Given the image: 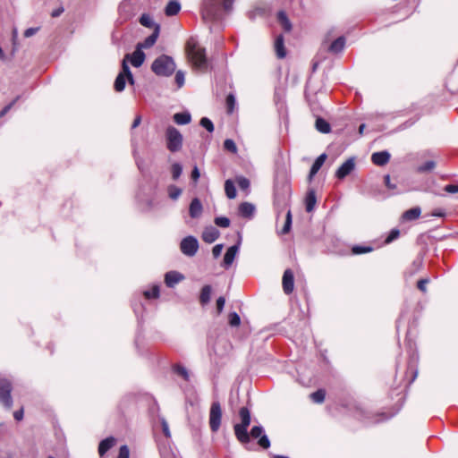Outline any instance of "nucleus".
I'll return each instance as SVG.
<instances>
[{
  "label": "nucleus",
  "instance_id": "0eeeda50",
  "mask_svg": "<svg viewBox=\"0 0 458 458\" xmlns=\"http://www.w3.org/2000/svg\"><path fill=\"white\" fill-rule=\"evenodd\" d=\"M187 50L188 55L195 66L201 69L207 66V57L204 48L196 47L195 45L191 46V44L188 42Z\"/></svg>",
  "mask_w": 458,
  "mask_h": 458
},
{
  "label": "nucleus",
  "instance_id": "a19ab883",
  "mask_svg": "<svg viewBox=\"0 0 458 458\" xmlns=\"http://www.w3.org/2000/svg\"><path fill=\"white\" fill-rule=\"evenodd\" d=\"M216 225L222 227V228H227L230 226V219L226 216H217L214 220Z\"/></svg>",
  "mask_w": 458,
  "mask_h": 458
},
{
  "label": "nucleus",
  "instance_id": "0e129e2a",
  "mask_svg": "<svg viewBox=\"0 0 458 458\" xmlns=\"http://www.w3.org/2000/svg\"><path fill=\"white\" fill-rule=\"evenodd\" d=\"M38 28H29L24 31V37L30 38V37L33 36L34 34H36L38 32Z\"/></svg>",
  "mask_w": 458,
  "mask_h": 458
},
{
  "label": "nucleus",
  "instance_id": "c85d7f7f",
  "mask_svg": "<svg viewBox=\"0 0 458 458\" xmlns=\"http://www.w3.org/2000/svg\"><path fill=\"white\" fill-rule=\"evenodd\" d=\"M191 116L188 112L176 113L174 114V121L180 125H185L191 123Z\"/></svg>",
  "mask_w": 458,
  "mask_h": 458
},
{
  "label": "nucleus",
  "instance_id": "4d7b16f0",
  "mask_svg": "<svg viewBox=\"0 0 458 458\" xmlns=\"http://www.w3.org/2000/svg\"><path fill=\"white\" fill-rule=\"evenodd\" d=\"M233 2L234 0H224L221 3L222 9L227 13L231 12L233 10Z\"/></svg>",
  "mask_w": 458,
  "mask_h": 458
},
{
  "label": "nucleus",
  "instance_id": "774afa93",
  "mask_svg": "<svg viewBox=\"0 0 458 458\" xmlns=\"http://www.w3.org/2000/svg\"><path fill=\"white\" fill-rule=\"evenodd\" d=\"M64 12V7H59L51 13V16L54 18L59 17Z\"/></svg>",
  "mask_w": 458,
  "mask_h": 458
},
{
  "label": "nucleus",
  "instance_id": "423d86ee",
  "mask_svg": "<svg viewBox=\"0 0 458 458\" xmlns=\"http://www.w3.org/2000/svg\"><path fill=\"white\" fill-rule=\"evenodd\" d=\"M340 148V145L331 144L330 146H328L327 154H321L315 159L314 163L312 164L310 168L311 175L317 174V173L323 165L327 157H328L332 161H335V158L341 154Z\"/></svg>",
  "mask_w": 458,
  "mask_h": 458
},
{
  "label": "nucleus",
  "instance_id": "de8ad7c7",
  "mask_svg": "<svg viewBox=\"0 0 458 458\" xmlns=\"http://www.w3.org/2000/svg\"><path fill=\"white\" fill-rule=\"evenodd\" d=\"M224 148H225V149H226L227 151H229L231 153L234 154L237 152V146H236L235 142L231 139H226L224 141Z\"/></svg>",
  "mask_w": 458,
  "mask_h": 458
},
{
  "label": "nucleus",
  "instance_id": "20e7f679",
  "mask_svg": "<svg viewBox=\"0 0 458 458\" xmlns=\"http://www.w3.org/2000/svg\"><path fill=\"white\" fill-rule=\"evenodd\" d=\"M201 14L205 21H216L222 16L221 0H203Z\"/></svg>",
  "mask_w": 458,
  "mask_h": 458
},
{
  "label": "nucleus",
  "instance_id": "e433bc0d",
  "mask_svg": "<svg viewBox=\"0 0 458 458\" xmlns=\"http://www.w3.org/2000/svg\"><path fill=\"white\" fill-rule=\"evenodd\" d=\"M167 192H168V196L171 199L176 200L182 195V191L181 188L177 187L176 185L170 184L167 187Z\"/></svg>",
  "mask_w": 458,
  "mask_h": 458
},
{
  "label": "nucleus",
  "instance_id": "4468645a",
  "mask_svg": "<svg viewBox=\"0 0 458 458\" xmlns=\"http://www.w3.org/2000/svg\"><path fill=\"white\" fill-rule=\"evenodd\" d=\"M184 279L182 274L177 271H169L165 275V283L167 287L173 288L176 284Z\"/></svg>",
  "mask_w": 458,
  "mask_h": 458
},
{
  "label": "nucleus",
  "instance_id": "bf43d9fd",
  "mask_svg": "<svg viewBox=\"0 0 458 458\" xmlns=\"http://www.w3.org/2000/svg\"><path fill=\"white\" fill-rule=\"evenodd\" d=\"M200 173L197 165H194L192 171H191V180L196 183L198 180L199 179Z\"/></svg>",
  "mask_w": 458,
  "mask_h": 458
},
{
  "label": "nucleus",
  "instance_id": "09e8293b",
  "mask_svg": "<svg viewBox=\"0 0 458 458\" xmlns=\"http://www.w3.org/2000/svg\"><path fill=\"white\" fill-rule=\"evenodd\" d=\"M236 182H237L239 188L242 191H246L250 188V180L247 179L246 177H243V176L237 177Z\"/></svg>",
  "mask_w": 458,
  "mask_h": 458
},
{
  "label": "nucleus",
  "instance_id": "3c124183",
  "mask_svg": "<svg viewBox=\"0 0 458 458\" xmlns=\"http://www.w3.org/2000/svg\"><path fill=\"white\" fill-rule=\"evenodd\" d=\"M400 235V231L396 228H394L390 231L388 236L386 238L385 242L390 243L393 241L396 240Z\"/></svg>",
  "mask_w": 458,
  "mask_h": 458
},
{
  "label": "nucleus",
  "instance_id": "1a4fd4ad",
  "mask_svg": "<svg viewBox=\"0 0 458 458\" xmlns=\"http://www.w3.org/2000/svg\"><path fill=\"white\" fill-rule=\"evenodd\" d=\"M12 390L13 386L9 380L0 379V403L7 409H11L13 406Z\"/></svg>",
  "mask_w": 458,
  "mask_h": 458
},
{
  "label": "nucleus",
  "instance_id": "49530a36",
  "mask_svg": "<svg viewBox=\"0 0 458 458\" xmlns=\"http://www.w3.org/2000/svg\"><path fill=\"white\" fill-rule=\"evenodd\" d=\"M371 250H372V248L369 246L364 247V246L355 245L352 249V252L354 255L368 253V252H370Z\"/></svg>",
  "mask_w": 458,
  "mask_h": 458
},
{
  "label": "nucleus",
  "instance_id": "6e6d98bb",
  "mask_svg": "<svg viewBox=\"0 0 458 458\" xmlns=\"http://www.w3.org/2000/svg\"><path fill=\"white\" fill-rule=\"evenodd\" d=\"M354 165L355 164L353 157H350L347 160H345V175H347L353 170Z\"/></svg>",
  "mask_w": 458,
  "mask_h": 458
},
{
  "label": "nucleus",
  "instance_id": "a211bd4d",
  "mask_svg": "<svg viewBox=\"0 0 458 458\" xmlns=\"http://www.w3.org/2000/svg\"><path fill=\"white\" fill-rule=\"evenodd\" d=\"M203 210L202 204L198 198H194L189 207V214L191 218H198L201 216Z\"/></svg>",
  "mask_w": 458,
  "mask_h": 458
},
{
  "label": "nucleus",
  "instance_id": "603ef678",
  "mask_svg": "<svg viewBox=\"0 0 458 458\" xmlns=\"http://www.w3.org/2000/svg\"><path fill=\"white\" fill-rule=\"evenodd\" d=\"M20 98V97H16L10 104H8L7 106H5L1 111H0V118H2L3 116H4L10 110L11 108L14 106V104L18 101V99Z\"/></svg>",
  "mask_w": 458,
  "mask_h": 458
},
{
  "label": "nucleus",
  "instance_id": "6ab92c4d",
  "mask_svg": "<svg viewBox=\"0 0 458 458\" xmlns=\"http://www.w3.org/2000/svg\"><path fill=\"white\" fill-rule=\"evenodd\" d=\"M317 203L316 191L310 188L305 197V208L307 212H312Z\"/></svg>",
  "mask_w": 458,
  "mask_h": 458
},
{
  "label": "nucleus",
  "instance_id": "9b49d317",
  "mask_svg": "<svg viewBox=\"0 0 458 458\" xmlns=\"http://www.w3.org/2000/svg\"><path fill=\"white\" fill-rule=\"evenodd\" d=\"M250 438H259L258 444L263 449H268L270 447V440L268 437L264 434V428L262 426H254L249 433Z\"/></svg>",
  "mask_w": 458,
  "mask_h": 458
},
{
  "label": "nucleus",
  "instance_id": "dca6fc26",
  "mask_svg": "<svg viewBox=\"0 0 458 458\" xmlns=\"http://www.w3.org/2000/svg\"><path fill=\"white\" fill-rule=\"evenodd\" d=\"M239 244H234L229 247L224 256L223 266L228 268L233 262L235 256L239 250Z\"/></svg>",
  "mask_w": 458,
  "mask_h": 458
},
{
  "label": "nucleus",
  "instance_id": "7ed1b4c3",
  "mask_svg": "<svg viewBox=\"0 0 458 458\" xmlns=\"http://www.w3.org/2000/svg\"><path fill=\"white\" fill-rule=\"evenodd\" d=\"M174 59L166 55L157 57L151 64V71L157 76L169 77L175 71Z\"/></svg>",
  "mask_w": 458,
  "mask_h": 458
},
{
  "label": "nucleus",
  "instance_id": "412c9836",
  "mask_svg": "<svg viewBox=\"0 0 458 458\" xmlns=\"http://www.w3.org/2000/svg\"><path fill=\"white\" fill-rule=\"evenodd\" d=\"M255 212V207L250 202H242L239 206V214L244 218H250Z\"/></svg>",
  "mask_w": 458,
  "mask_h": 458
},
{
  "label": "nucleus",
  "instance_id": "aec40b11",
  "mask_svg": "<svg viewBox=\"0 0 458 458\" xmlns=\"http://www.w3.org/2000/svg\"><path fill=\"white\" fill-rule=\"evenodd\" d=\"M159 32H160V26H156V29L153 30L152 34L149 35L148 37H147L145 38V40L143 41V43L139 44L137 47H140V48H141V47H144V48L151 47L157 42V38L159 36Z\"/></svg>",
  "mask_w": 458,
  "mask_h": 458
},
{
  "label": "nucleus",
  "instance_id": "a18cd8bd",
  "mask_svg": "<svg viewBox=\"0 0 458 458\" xmlns=\"http://www.w3.org/2000/svg\"><path fill=\"white\" fill-rule=\"evenodd\" d=\"M228 323L231 327H238L241 324V318L236 312H231L228 316Z\"/></svg>",
  "mask_w": 458,
  "mask_h": 458
},
{
  "label": "nucleus",
  "instance_id": "f257e3e1",
  "mask_svg": "<svg viewBox=\"0 0 458 458\" xmlns=\"http://www.w3.org/2000/svg\"><path fill=\"white\" fill-rule=\"evenodd\" d=\"M291 194V184L287 178L285 176L277 177L275 181L274 205L278 215L288 207Z\"/></svg>",
  "mask_w": 458,
  "mask_h": 458
},
{
  "label": "nucleus",
  "instance_id": "69168bd1",
  "mask_svg": "<svg viewBox=\"0 0 458 458\" xmlns=\"http://www.w3.org/2000/svg\"><path fill=\"white\" fill-rule=\"evenodd\" d=\"M162 429H163V433L165 437H170V431H169V428H168V424L167 422L163 420L162 421Z\"/></svg>",
  "mask_w": 458,
  "mask_h": 458
},
{
  "label": "nucleus",
  "instance_id": "2f4dec72",
  "mask_svg": "<svg viewBox=\"0 0 458 458\" xmlns=\"http://www.w3.org/2000/svg\"><path fill=\"white\" fill-rule=\"evenodd\" d=\"M225 191L228 199H233L236 197V188L232 180L228 179L225 182Z\"/></svg>",
  "mask_w": 458,
  "mask_h": 458
},
{
  "label": "nucleus",
  "instance_id": "f3484780",
  "mask_svg": "<svg viewBox=\"0 0 458 458\" xmlns=\"http://www.w3.org/2000/svg\"><path fill=\"white\" fill-rule=\"evenodd\" d=\"M220 235L219 231L214 226H208L202 233V240L207 243L214 242Z\"/></svg>",
  "mask_w": 458,
  "mask_h": 458
},
{
  "label": "nucleus",
  "instance_id": "a878e982",
  "mask_svg": "<svg viewBox=\"0 0 458 458\" xmlns=\"http://www.w3.org/2000/svg\"><path fill=\"white\" fill-rule=\"evenodd\" d=\"M277 21L280 25L283 27L285 32H290L293 29L292 22L288 19L284 11H279L277 13Z\"/></svg>",
  "mask_w": 458,
  "mask_h": 458
},
{
  "label": "nucleus",
  "instance_id": "052dcab7",
  "mask_svg": "<svg viewBox=\"0 0 458 458\" xmlns=\"http://www.w3.org/2000/svg\"><path fill=\"white\" fill-rule=\"evenodd\" d=\"M225 303V299L223 296H220L216 300V310H217L218 313H221L223 311Z\"/></svg>",
  "mask_w": 458,
  "mask_h": 458
},
{
  "label": "nucleus",
  "instance_id": "b1692460",
  "mask_svg": "<svg viewBox=\"0 0 458 458\" xmlns=\"http://www.w3.org/2000/svg\"><path fill=\"white\" fill-rule=\"evenodd\" d=\"M316 122H315V128L316 130L323 134L329 133L331 131V125L330 123L323 119L322 117L317 115Z\"/></svg>",
  "mask_w": 458,
  "mask_h": 458
},
{
  "label": "nucleus",
  "instance_id": "9d476101",
  "mask_svg": "<svg viewBox=\"0 0 458 458\" xmlns=\"http://www.w3.org/2000/svg\"><path fill=\"white\" fill-rule=\"evenodd\" d=\"M181 251L188 257H193L199 250V242L194 236H186L180 243Z\"/></svg>",
  "mask_w": 458,
  "mask_h": 458
},
{
  "label": "nucleus",
  "instance_id": "79ce46f5",
  "mask_svg": "<svg viewBox=\"0 0 458 458\" xmlns=\"http://www.w3.org/2000/svg\"><path fill=\"white\" fill-rule=\"evenodd\" d=\"M144 296L147 298V299H157L159 297V286L158 285H154L150 290H148V291H145L144 292Z\"/></svg>",
  "mask_w": 458,
  "mask_h": 458
},
{
  "label": "nucleus",
  "instance_id": "680f3d73",
  "mask_svg": "<svg viewBox=\"0 0 458 458\" xmlns=\"http://www.w3.org/2000/svg\"><path fill=\"white\" fill-rule=\"evenodd\" d=\"M428 282H429V280H428V279H427V278L420 279V280L418 282L417 286H418V288H419L421 292L425 293V292H426V290H427V288H426V287H427V284H428Z\"/></svg>",
  "mask_w": 458,
  "mask_h": 458
},
{
  "label": "nucleus",
  "instance_id": "ea45409f",
  "mask_svg": "<svg viewBox=\"0 0 458 458\" xmlns=\"http://www.w3.org/2000/svg\"><path fill=\"white\" fill-rule=\"evenodd\" d=\"M292 226V213L291 210L288 209L286 213L285 222L284 227L282 228V233L286 234L290 232Z\"/></svg>",
  "mask_w": 458,
  "mask_h": 458
},
{
  "label": "nucleus",
  "instance_id": "bb28decb",
  "mask_svg": "<svg viewBox=\"0 0 458 458\" xmlns=\"http://www.w3.org/2000/svg\"><path fill=\"white\" fill-rule=\"evenodd\" d=\"M181 10V4L177 0H171L168 2L165 8V13L166 16L176 15Z\"/></svg>",
  "mask_w": 458,
  "mask_h": 458
},
{
  "label": "nucleus",
  "instance_id": "f704fd0d",
  "mask_svg": "<svg viewBox=\"0 0 458 458\" xmlns=\"http://www.w3.org/2000/svg\"><path fill=\"white\" fill-rule=\"evenodd\" d=\"M310 397L315 403H322L326 398V391L322 388L318 389L317 391L311 393Z\"/></svg>",
  "mask_w": 458,
  "mask_h": 458
},
{
  "label": "nucleus",
  "instance_id": "5701e85b",
  "mask_svg": "<svg viewBox=\"0 0 458 458\" xmlns=\"http://www.w3.org/2000/svg\"><path fill=\"white\" fill-rule=\"evenodd\" d=\"M115 444V438L114 437H108L103 439L98 445V454L100 456L105 455Z\"/></svg>",
  "mask_w": 458,
  "mask_h": 458
},
{
  "label": "nucleus",
  "instance_id": "58836bf2",
  "mask_svg": "<svg viewBox=\"0 0 458 458\" xmlns=\"http://www.w3.org/2000/svg\"><path fill=\"white\" fill-rule=\"evenodd\" d=\"M227 113L232 114L236 105L235 97L233 94H229L225 99Z\"/></svg>",
  "mask_w": 458,
  "mask_h": 458
},
{
  "label": "nucleus",
  "instance_id": "c03bdc74",
  "mask_svg": "<svg viewBox=\"0 0 458 458\" xmlns=\"http://www.w3.org/2000/svg\"><path fill=\"white\" fill-rule=\"evenodd\" d=\"M199 124L204 127L208 132H213L214 131V124L212 123V121L208 118V117H202L200 119V122H199Z\"/></svg>",
  "mask_w": 458,
  "mask_h": 458
},
{
  "label": "nucleus",
  "instance_id": "338daca9",
  "mask_svg": "<svg viewBox=\"0 0 458 458\" xmlns=\"http://www.w3.org/2000/svg\"><path fill=\"white\" fill-rule=\"evenodd\" d=\"M335 175L338 179H344V163H342L336 170Z\"/></svg>",
  "mask_w": 458,
  "mask_h": 458
},
{
  "label": "nucleus",
  "instance_id": "4c0bfd02",
  "mask_svg": "<svg viewBox=\"0 0 458 458\" xmlns=\"http://www.w3.org/2000/svg\"><path fill=\"white\" fill-rule=\"evenodd\" d=\"M171 174L173 180H178L182 174V165L180 163H174L171 166Z\"/></svg>",
  "mask_w": 458,
  "mask_h": 458
},
{
  "label": "nucleus",
  "instance_id": "ddd939ff",
  "mask_svg": "<svg viewBox=\"0 0 458 458\" xmlns=\"http://www.w3.org/2000/svg\"><path fill=\"white\" fill-rule=\"evenodd\" d=\"M145 57L146 55L144 52L140 48V47H137L131 55L127 54L124 58L126 60L130 58L131 65L138 68L142 65L145 61Z\"/></svg>",
  "mask_w": 458,
  "mask_h": 458
},
{
  "label": "nucleus",
  "instance_id": "cd10ccee",
  "mask_svg": "<svg viewBox=\"0 0 458 458\" xmlns=\"http://www.w3.org/2000/svg\"><path fill=\"white\" fill-rule=\"evenodd\" d=\"M420 214H421L420 208L415 207V208L406 210L403 214L402 218H403V220H405V221H412V220H416L417 218H419Z\"/></svg>",
  "mask_w": 458,
  "mask_h": 458
},
{
  "label": "nucleus",
  "instance_id": "473e14b6",
  "mask_svg": "<svg viewBox=\"0 0 458 458\" xmlns=\"http://www.w3.org/2000/svg\"><path fill=\"white\" fill-rule=\"evenodd\" d=\"M173 371L176 375L182 377L185 381L190 380V373L184 366L180 365V364H175L173 366Z\"/></svg>",
  "mask_w": 458,
  "mask_h": 458
},
{
  "label": "nucleus",
  "instance_id": "f8f14e48",
  "mask_svg": "<svg viewBox=\"0 0 458 458\" xmlns=\"http://www.w3.org/2000/svg\"><path fill=\"white\" fill-rule=\"evenodd\" d=\"M283 290L285 294H290L294 289V275L292 269L284 270L282 279Z\"/></svg>",
  "mask_w": 458,
  "mask_h": 458
},
{
  "label": "nucleus",
  "instance_id": "c756f323",
  "mask_svg": "<svg viewBox=\"0 0 458 458\" xmlns=\"http://www.w3.org/2000/svg\"><path fill=\"white\" fill-rule=\"evenodd\" d=\"M140 23L146 27V28H148V29H153L155 30L156 29V26H160L159 24L156 23L152 17L148 14V13H143L141 14V16L140 17V20H139Z\"/></svg>",
  "mask_w": 458,
  "mask_h": 458
},
{
  "label": "nucleus",
  "instance_id": "72a5a7b5",
  "mask_svg": "<svg viewBox=\"0 0 458 458\" xmlns=\"http://www.w3.org/2000/svg\"><path fill=\"white\" fill-rule=\"evenodd\" d=\"M126 77H124L123 73H119L117 77L115 78L114 88L115 91L122 92L126 85Z\"/></svg>",
  "mask_w": 458,
  "mask_h": 458
},
{
  "label": "nucleus",
  "instance_id": "8fccbe9b",
  "mask_svg": "<svg viewBox=\"0 0 458 458\" xmlns=\"http://www.w3.org/2000/svg\"><path fill=\"white\" fill-rule=\"evenodd\" d=\"M436 166V163L432 160L425 162L422 165L419 166L418 171L420 173L431 171Z\"/></svg>",
  "mask_w": 458,
  "mask_h": 458
},
{
  "label": "nucleus",
  "instance_id": "5fc2aeb1",
  "mask_svg": "<svg viewBox=\"0 0 458 458\" xmlns=\"http://www.w3.org/2000/svg\"><path fill=\"white\" fill-rule=\"evenodd\" d=\"M175 82L178 88H182L184 84V73L182 71H178L175 73Z\"/></svg>",
  "mask_w": 458,
  "mask_h": 458
},
{
  "label": "nucleus",
  "instance_id": "37998d69",
  "mask_svg": "<svg viewBox=\"0 0 458 458\" xmlns=\"http://www.w3.org/2000/svg\"><path fill=\"white\" fill-rule=\"evenodd\" d=\"M305 97L310 105L311 111L316 115V113L319 111V106H318V104L315 100V96L310 97V95L305 94Z\"/></svg>",
  "mask_w": 458,
  "mask_h": 458
},
{
  "label": "nucleus",
  "instance_id": "c9c22d12",
  "mask_svg": "<svg viewBox=\"0 0 458 458\" xmlns=\"http://www.w3.org/2000/svg\"><path fill=\"white\" fill-rule=\"evenodd\" d=\"M120 73H123L124 77L127 78L130 84H134V78L130 70V67L127 64V60L124 58L122 62V72Z\"/></svg>",
  "mask_w": 458,
  "mask_h": 458
},
{
  "label": "nucleus",
  "instance_id": "7c9ffc66",
  "mask_svg": "<svg viewBox=\"0 0 458 458\" xmlns=\"http://www.w3.org/2000/svg\"><path fill=\"white\" fill-rule=\"evenodd\" d=\"M211 286L209 284L204 285L201 289L199 301L202 305L208 304L211 296Z\"/></svg>",
  "mask_w": 458,
  "mask_h": 458
},
{
  "label": "nucleus",
  "instance_id": "e2e57ef3",
  "mask_svg": "<svg viewBox=\"0 0 458 458\" xmlns=\"http://www.w3.org/2000/svg\"><path fill=\"white\" fill-rule=\"evenodd\" d=\"M445 191L448 193H457L458 192V184H448L444 188Z\"/></svg>",
  "mask_w": 458,
  "mask_h": 458
},
{
  "label": "nucleus",
  "instance_id": "2eb2a0df",
  "mask_svg": "<svg viewBox=\"0 0 458 458\" xmlns=\"http://www.w3.org/2000/svg\"><path fill=\"white\" fill-rule=\"evenodd\" d=\"M390 157L389 152L384 150L373 153L371 155V161L376 165L383 166L389 162Z\"/></svg>",
  "mask_w": 458,
  "mask_h": 458
},
{
  "label": "nucleus",
  "instance_id": "393cba45",
  "mask_svg": "<svg viewBox=\"0 0 458 458\" xmlns=\"http://www.w3.org/2000/svg\"><path fill=\"white\" fill-rule=\"evenodd\" d=\"M344 49V36H339L328 47L327 51L331 54L336 55Z\"/></svg>",
  "mask_w": 458,
  "mask_h": 458
},
{
  "label": "nucleus",
  "instance_id": "4be33fe9",
  "mask_svg": "<svg viewBox=\"0 0 458 458\" xmlns=\"http://www.w3.org/2000/svg\"><path fill=\"white\" fill-rule=\"evenodd\" d=\"M275 50L276 56L279 59H283L286 56V51L284 47V38L282 34L278 35L275 41Z\"/></svg>",
  "mask_w": 458,
  "mask_h": 458
},
{
  "label": "nucleus",
  "instance_id": "864d4df0",
  "mask_svg": "<svg viewBox=\"0 0 458 458\" xmlns=\"http://www.w3.org/2000/svg\"><path fill=\"white\" fill-rule=\"evenodd\" d=\"M130 450L126 445H123L119 449V454L117 458H129Z\"/></svg>",
  "mask_w": 458,
  "mask_h": 458
},
{
  "label": "nucleus",
  "instance_id": "13d9d810",
  "mask_svg": "<svg viewBox=\"0 0 458 458\" xmlns=\"http://www.w3.org/2000/svg\"><path fill=\"white\" fill-rule=\"evenodd\" d=\"M224 245L222 243L216 244L213 247L212 254L215 259L218 258L221 255Z\"/></svg>",
  "mask_w": 458,
  "mask_h": 458
},
{
  "label": "nucleus",
  "instance_id": "f03ea898",
  "mask_svg": "<svg viewBox=\"0 0 458 458\" xmlns=\"http://www.w3.org/2000/svg\"><path fill=\"white\" fill-rule=\"evenodd\" d=\"M241 423L233 426L234 435L237 440L242 444L250 443V435L248 433V427L250 424V412L247 407H242L239 411Z\"/></svg>",
  "mask_w": 458,
  "mask_h": 458
},
{
  "label": "nucleus",
  "instance_id": "6e6552de",
  "mask_svg": "<svg viewBox=\"0 0 458 458\" xmlns=\"http://www.w3.org/2000/svg\"><path fill=\"white\" fill-rule=\"evenodd\" d=\"M222 409L219 402H213L209 411V427L212 432H217L221 426Z\"/></svg>",
  "mask_w": 458,
  "mask_h": 458
},
{
  "label": "nucleus",
  "instance_id": "39448f33",
  "mask_svg": "<svg viewBox=\"0 0 458 458\" xmlns=\"http://www.w3.org/2000/svg\"><path fill=\"white\" fill-rule=\"evenodd\" d=\"M166 148L172 152L175 153L182 149L183 137L182 133L174 126H168L165 131Z\"/></svg>",
  "mask_w": 458,
  "mask_h": 458
}]
</instances>
